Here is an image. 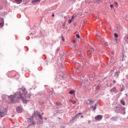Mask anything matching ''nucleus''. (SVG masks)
<instances>
[{
  "label": "nucleus",
  "instance_id": "f257e3e1",
  "mask_svg": "<svg viewBox=\"0 0 128 128\" xmlns=\"http://www.w3.org/2000/svg\"><path fill=\"white\" fill-rule=\"evenodd\" d=\"M18 94L11 95L8 97L11 100L10 102L12 104L18 102L20 100V99L23 101V102L26 104L30 98V94H28L26 90L24 88L20 89L18 92Z\"/></svg>",
  "mask_w": 128,
  "mask_h": 128
},
{
  "label": "nucleus",
  "instance_id": "f03ea898",
  "mask_svg": "<svg viewBox=\"0 0 128 128\" xmlns=\"http://www.w3.org/2000/svg\"><path fill=\"white\" fill-rule=\"evenodd\" d=\"M6 114V109L4 108H0V116L4 118Z\"/></svg>",
  "mask_w": 128,
  "mask_h": 128
},
{
  "label": "nucleus",
  "instance_id": "7ed1b4c3",
  "mask_svg": "<svg viewBox=\"0 0 128 128\" xmlns=\"http://www.w3.org/2000/svg\"><path fill=\"white\" fill-rule=\"evenodd\" d=\"M28 122H30V124H36V122H34V116L28 118Z\"/></svg>",
  "mask_w": 128,
  "mask_h": 128
},
{
  "label": "nucleus",
  "instance_id": "20e7f679",
  "mask_svg": "<svg viewBox=\"0 0 128 128\" xmlns=\"http://www.w3.org/2000/svg\"><path fill=\"white\" fill-rule=\"evenodd\" d=\"M80 82L81 84H82L83 86H86L88 83V80H82V79L80 80Z\"/></svg>",
  "mask_w": 128,
  "mask_h": 128
},
{
  "label": "nucleus",
  "instance_id": "39448f33",
  "mask_svg": "<svg viewBox=\"0 0 128 128\" xmlns=\"http://www.w3.org/2000/svg\"><path fill=\"white\" fill-rule=\"evenodd\" d=\"M102 115H98L95 117V120H102Z\"/></svg>",
  "mask_w": 128,
  "mask_h": 128
},
{
  "label": "nucleus",
  "instance_id": "423d86ee",
  "mask_svg": "<svg viewBox=\"0 0 128 128\" xmlns=\"http://www.w3.org/2000/svg\"><path fill=\"white\" fill-rule=\"evenodd\" d=\"M94 102V101H92L90 100H88L86 102L87 104H93Z\"/></svg>",
  "mask_w": 128,
  "mask_h": 128
},
{
  "label": "nucleus",
  "instance_id": "0eeeda50",
  "mask_svg": "<svg viewBox=\"0 0 128 128\" xmlns=\"http://www.w3.org/2000/svg\"><path fill=\"white\" fill-rule=\"evenodd\" d=\"M38 4V2H40V0H33L32 1V4Z\"/></svg>",
  "mask_w": 128,
  "mask_h": 128
},
{
  "label": "nucleus",
  "instance_id": "6e6552de",
  "mask_svg": "<svg viewBox=\"0 0 128 128\" xmlns=\"http://www.w3.org/2000/svg\"><path fill=\"white\" fill-rule=\"evenodd\" d=\"M16 111L18 112L20 114V112H22V108L18 107L16 108Z\"/></svg>",
  "mask_w": 128,
  "mask_h": 128
},
{
  "label": "nucleus",
  "instance_id": "1a4fd4ad",
  "mask_svg": "<svg viewBox=\"0 0 128 128\" xmlns=\"http://www.w3.org/2000/svg\"><path fill=\"white\" fill-rule=\"evenodd\" d=\"M111 92H118V90L116 88H113L112 89H111Z\"/></svg>",
  "mask_w": 128,
  "mask_h": 128
},
{
  "label": "nucleus",
  "instance_id": "9d476101",
  "mask_svg": "<svg viewBox=\"0 0 128 128\" xmlns=\"http://www.w3.org/2000/svg\"><path fill=\"white\" fill-rule=\"evenodd\" d=\"M15 2L16 4H21L22 3V0H15Z\"/></svg>",
  "mask_w": 128,
  "mask_h": 128
},
{
  "label": "nucleus",
  "instance_id": "9b49d317",
  "mask_svg": "<svg viewBox=\"0 0 128 128\" xmlns=\"http://www.w3.org/2000/svg\"><path fill=\"white\" fill-rule=\"evenodd\" d=\"M0 28H2L4 26V20H2V22L0 23Z\"/></svg>",
  "mask_w": 128,
  "mask_h": 128
},
{
  "label": "nucleus",
  "instance_id": "f8f14e48",
  "mask_svg": "<svg viewBox=\"0 0 128 128\" xmlns=\"http://www.w3.org/2000/svg\"><path fill=\"white\" fill-rule=\"evenodd\" d=\"M120 103L122 104V106H126V102H124V101L123 100H120Z\"/></svg>",
  "mask_w": 128,
  "mask_h": 128
},
{
  "label": "nucleus",
  "instance_id": "ddd939ff",
  "mask_svg": "<svg viewBox=\"0 0 128 128\" xmlns=\"http://www.w3.org/2000/svg\"><path fill=\"white\" fill-rule=\"evenodd\" d=\"M118 74H120V72L118 71L115 74V76H118Z\"/></svg>",
  "mask_w": 128,
  "mask_h": 128
},
{
  "label": "nucleus",
  "instance_id": "4468645a",
  "mask_svg": "<svg viewBox=\"0 0 128 128\" xmlns=\"http://www.w3.org/2000/svg\"><path fill=\"white\" fill-rule=\"evenodd\" d=\"M82 113H78L75 116L74 118H78V116H80V114H82Z\"/></svg>",
  "mask_w": 128,
  "mask_h": 128
},
{
  "label": "nucleus",
  "instance_id": "2eb2a0df",
  "mask_svg": "<svg viewBox=\"0 0 128 128\" xmlns=\"http://www.w3.org/2000/svg\"><path fill=\"white\" fill-rule=\"evenodd\" d=\"M70 94H74V90H70L69 92Z\"/></svg>",
  "mask_w": 128,
  "mask_h": 128
},
{
  "label": "nucleus",
  "instance_id": "dca6fc26",
  "mask_svg": "<svg viewBox=\"0 0 128 128\" xmlns=\"http://www.w3.org/2000/svg\"><path fill=\"white\" fill-rule=\"evenodd\" d=\"M94 48H92L90 50H88V52H94Z\"/></svg>",
  "mask_w": 128,
  "mask_h": 128
},
{
  "label": "nucleus",
  "instance_id": "f3484780",
  "mask_svg": "<svg viewBox=\"0 0 128 128\" xmlns=\"http://www.w3.org/2000/svg\"><path fill=\"white\" fill-rule=\"evenodd\" d=\"M114 4H115V6H116V8H118V2H114Z\"/></svg>",
  "mask_w": 128,
  "mask_h": 128
},
{
  "label": "nucleus",
  "instance_id": "a211bd4d",
  "mask_svg": "<svg viewBox=\"0 0 128 128\" xmlns=\"http://www.w3.org/2000/svg\"><path fill=\"white\" fill-rule=\"evenodd\" d=\"M114 36L116 38L118 36V34L116 33H114Z\"/></svg>",
  "mask_w": 128,
  "mask_h": 128
},
{
  "label": "nucleus",
  "instance_id": "6ab92c4d",
  "mask_svg": "<svg viewBox=\"0 0 128 128\" xmlns=\"http://www.w3.org/2000/svg\"><path fill=\"white\" fill-rule=\"evenodd\" d=\"M125 40H126V42H128V36H126L125 37Z\"/></svg>",
  "mask_w": 128,
  "mask_h": 128
},
{
  "label": "nucleus",
  "instance_id": "aec40b11",
  "mask_svg": "<svg viewBox=\"0 0 128 128\" xmlns=\"http://www.w3.org/2000/svg\"><path fill=\"white\" fill-rule=\"evenodd\" d=\"M72 20L71 19L68 20V24H72Z\"/></svg>",
  "mask_w": 128,
  "mask_h": 128
},
{
  "label": "nucleus",
  "instance_id": "412c9836",
  "mask_svg": "<svg viewBox=\"0 0 128 128\" xmlns=\"http://www.w3.org/2000/svg\"><path fill=\"white\" fill-rule=\"evenodd\" d=\"M92 108H94V110H96V105L95 104V106L94 107L93 106Z\"/></svg>",
  "mask_w": 128,
  "mask_h": 128
},
{
  "label": "nucleus",
  "instance_id": "4be33fe9",
  "mask_svg": "<svg viewBox=\"0 0 128 128\" xmlns=\"http://www.w3.org/2000/svg\"><path fill=\"white\" fill-rule=\"evenodd\" d=\"M74 16H72L70 20H74Z\"/></svg>",
  "mask_w": 128,
  "mask_h": 128
},
{
  "label": "nucleus",
  "instance_id": "5701e85b",
  "mask_svg": "<svg viewBox=\"0 0 128 128\" xmlns=\"http://www.w3.org/2000/svg\"><path fill=\"white\" fill-rule=\"evenodd\" d=\"M76 37L77 38H80V34H77L76 36Z\"/></svg>",
  "mask_w": 128,
  "mask_h": 128
},
{
  "label": "nucleus",
  "instance_id": "b1692460",
  "mask_svg": "<svg viewBox=\"0 0 128 128\" xmlns=\"http://www.w3.org/2000/svg\"><path fill=\"white\" fill-rule=\"evenodd\" d=\"M38 116L40 118H42V115L38 114Z\"/></svg>",
  "mask_w": 128,
  "mask_h": 128
},
{
  "label": "nucleus",
  "instance_id": "393cba45",
  "mask_svg": "<svg viewBox=\"0 0 128 128\" xmlns=\"http://www.w3.org/2000/svg\"><path fill=\"white\" fill-rule=\"evenodd\" d=\"M62 42H64V37L62 36Z\"/></svg>",
  "mask_w": 128,
  "mask_h": 128
},
{
  "label": "nucleus",
  "instance_id": "a878e982",
  "mask_svg": "<svg viewBox=\"0 0 128 128\" xmlns=\"http://www.w3.org/2000/svg\"><path fill=\"white\" fill-rule=\"evenodd\" d=\"M112 6H114L112 4L110 5V8H111L112 9Z\"/></svg>",
  "mask_w": 128,
  "mask_h": 128
},
{
  "label": "nucleus",
  "instance_id": "bb28decb",
  "mask_svg": "<svg viewBox=\"0 0 128 128\" xmlns=\"http://www.w3.org/2000/svg\"><path fill=\"white\" fill-rule=\"evenodd\" d=\"M116 80H114V81H113V84H116Z\"/></svg>",
  "mask_w": 128,
  "mask_h": 128
},
{
  "label": "nucleus",
  "instance_id": "cd10ccee",
  "mask_svg": "<svg viewBox=\"0 0 128 128\" xmlns=\"http://www.w3.org/2000/svg\"><path fill=\"white\" fill-rule=\"evenodd\" d=\"M72 104H76V102L74 100L72 101Z\"/></svg>",
  "mask_w": 128,
  "mask_h": 128
},
{
  "label": "nucleus",
  "instance_id": "c85d7f7f",
  "mask_svg": "<svg viewBox=\"0 0 128 128\" xmlns=\"http://www.w3.org/2000/svg\"><path fill=\"white\" fill-rule=\"evenodd\" d=\"M52 16L54 18V14H52Z\"/></svg>",
  "mask_w": 128,
  "mask_h": 128
},
{
  "label": "nucleus",
  "instance_id": "c756f323",
  "mask_svg": "<svg viewBox=\"0 0 128 128\" xmlns=\"http://www.w3.org/2000/svg\"><path fill=\"white\" fill-rule=\"evenodd\" d=\"M72 101H73L72 100H70V102H72Z\"/></svg>",
  "mask_w": 128,
  "mask_h": 128
},
{
  "label": "nucleus",
  "instance_id": "7c9ffc66",
  "mask_svg": "<svg viewBox=\"0 0 128 128\" xmlns=\"http://www.w3.org/2000/svg\"><path fill=\"white\" fill-rule=\"evenodd\" d=\"M81 118H84V116H81Z\"/></svg>",
  "mask_w": 128,
  "mask_h": 128
},
{
  "label": "nucleus",
  "instance_id": "2f4dec72",
  "mask_svg": "<svg viewBox=\"0 0 128 128\" xmlns=\"http://www.w3.org/2000/svg\"><path fill=\"white\" fill-rule=\"evenodd\" d=\"M42 114H44V113H42Z\"/></svg>",
  "mask_w": 128,
  "mask_h": 128
}]
</instances>
